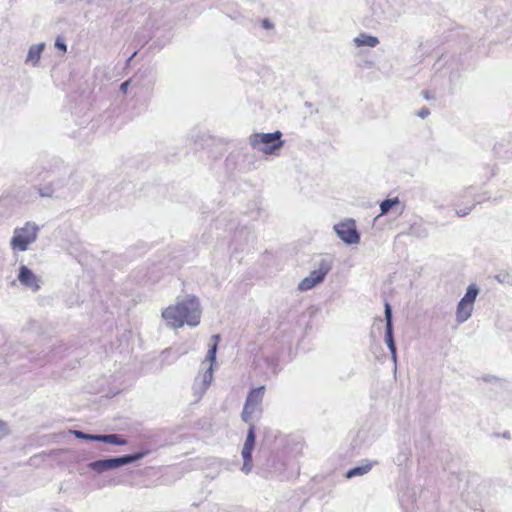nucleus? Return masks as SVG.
Segmentation results:
<instances>
[{
  "label": "nucleus",
  "instance_id": "nucleus-1",
  "mask_svg": "<svg viewBox=\"0 0 512 512\" xmlns=\"http://www.w3.org/2000/svg\"><path fill=\"white\" fill-rule=\"evenodd\" d=\"M201 306L197 297L187 296L177 300L174 305H170L162 311V318L170 328H180L187 324L190 327H196L200 323Z\"/></svg>",
  "mask_w": 512,
  "mask_h": 512
},
{
  "label": "nucleus",
  "instance_id": "nucleus-2",
  "mask_svg": "<svg viewBox=\"0 0 512 512\" xmlns=\"http://www.w3.org/2000/svg\"><path fill=\"white\" fill-rule=\"evenodd\" d=\"M211 340L213 344L209 347L207 355L201 363V370L193 384V393L197 399L203 397L213 381V365L216 361L217 345L220 336L214 335Z\"/></svg>",
  "mask_w": 512,
  "mask_h": 512
},
{
  "label": "nucleus",
  "instance_id": "nucleus-3",
  "mask_svg": "<svg viewBox=\"0 0 512 512\" xmlns=\"http://www.w3.org/2000/svg\"><path fill=\"white\" fill-rule=\"evenodd\" d=\"M39 226L35 222L27 221L22 227H16L10 240L13 252H25L38 238Z\"/></svg>",
  "mask_w": 512,
  "mask_h": 512
},
{
  "label": "nucleus",
  "instance_id": "nucleus-4",
  "mask_svg": "<svg viewBox=\"0 0 512 512\" xmlns=\"http://www.w3.org/2000/svg\"><path fill=\"white\" fill-rule=\"evenodd\" d=\"M282 132L277 130L273 133H253L249 136V144L256 150L266 155H277L283 147L284 141Z\"/></svg>",
  "mask_w": 512,
  "mask_h": 512
},
{
  "label": "nucleus",
  "instance_id": "nucleus-5",
  "mask_svg": "<svg viewBox=\"0 0 512 512\" xmlns=\"http://www.w3.org/2000/svg\"><path fill=\"white\" fill-rule=\"evenodd\" d=\"M480 293V288L476 283H471L456 306L455 321L456 323L463 324L468 321L474 311L475 302Z\"/></svg>",
  "mask_w": 512,
  "mask_h": 512
},
{
  "label": "nucleus",
  "instance_id": "nucleus-6",
  "mask_svg": "<svg viewBox=\"0 0 512 512\" xmlns=\"http://www.w3.org/2000/svg\"><path fill=\"white\" fill-rule=\"evenodd\" d=\"M147 454L148 451H139L134 454L123 455L120 457L96 460L89 463L88 467L97 473H102L107 470L117 469L121 466L134 463L144 458Z\"/></svg>",
  "mask_w": 512,
  "mask_h": 512
},
{
  "label": "nucleus",
  "instance_id": "nucleus-7",
  "mask_svg": "<svg viewBox=\"0 0 512 512\" xmlns=\"http://www.w3.org/2000/svg\"><path fill=\"white\" fill-rule=\"evenodd\" d=\"M265 393V386L253 388L247 395L241 413V419L245 423H253V418L259 417L262 413V402Z\"/></svg>",
  "mask_w": 512,
  "mask_h": 512
},
{
  "label": "nucleus",
  "instance_id": "nucleus-8",
  "mask_svg": "<svg viewBox=\"0 0 512 512\" xmlns=\"http://www.w3.org/2000/svg\"><path fill=\"white\" fill-rule=\"evenodd\" d=\"M333 261L330 257L321 258L316 263V268L310 272V274L302 279L298 284V289L301 291H307L314 288L319 283L323 282L325 276L332 269Z\"/></svg>",
  "mask_w": 512,
  "mask_h": 512
},
{
  "label": "nucleus",
  "instance_id": "nucleus-9",
  "mask_svg": "<svg viewBox=\"0 0 512 512\" xmlns=\"http://www.w3.org/2000/svg\"><path fill=\"white\" fill-rule=\"evenodd\" d=\"M81 183H79L74 188H68L67 190L64 189L63 181L61 179H55L53 178L50 183L43 187H38L37 190L39 192V195L41 197H47V198H65L75 192H77L81 188Z\"/></svg>",
  "mask_w": 512,
  "mask_h": 512
},
{
  "label": "nucleus",
  "instance_id": "nucleus-10",
  "mask_svg": "<svg viewBox=\"0 0 512 512\" xmlns=\"http://www.w3.org/2000/svg\"><path fill=\"white\" fill-rule=\"evenodd\" d=\"M248 431L245 442L242 447L241 456L243 458V465L241 471L245 474H249L253 468L252 452L255 446V425L254 423H247Z\"/></svg>",
  "mask_w": 512,
  "mask_h": 512
},
{
  "label": "nucleus",
  "instance_id": "nucleus-11",
  "mask_svg": "<svg viewBox=\"0 0 512 512\" xmlns=\"http://www.w3.org/2000/svg\"><path fill=\"white\" fill-rule=\"evenodd\" d=\"M338 237L347 245L358 244L360 235L353 219H346L334 226Z\"/></svg>",
  "mask_w": 512,
  "mask_h": 512
},
{
  "label": "nucleus",
  "instance_id": "nucleus-12",
  "mask_svg": "<svg viewBox=\"0 0 512 512\" xmlns=\"http://www.w3.org/2000/svg\"><path fill=\"white\" fill-rule=\"evenodd\" d=\"M462 198L464 199L463 202H465L464 207H462V201H457L454 204L455 213L460 217L468 215L476 204L488 199V197H485L484 195H475L474 189L471 187L464 191Z\"/></svg>",
  "mask_w": 512,
  "mask_h": 512
},
{
  "label": "nucleus",
  "instance_id": "nucleus-13",
  "mask_svg": "<svg viewBox=\"0 0 512 512\" xmlns=\"http://www.w3.org/2000/svg\"><path fill=\"white\" fill-rule=\"evenodd\" d=\"M385 343L391 353V357L394 363L397 361L396 345L393 337V321H392V308L388 302L385 303Z\"/></svg>",
  "mask_w": 512,
  "mask_h": 512
},
{
  "label": "nucleus",
  "instance_id": "nucleus-14",
  "mask_svg": "<svg viewBox=\"0 0 512 512\" xmlns=\"http://www.w3.org/2000/svg\"><path fill=\"white\" fill-rule=\"evenodd\" d=\"M18 280L23 286L33 291L40 289L39 278L25 265H21L19 268Z\"/></svg>",
  "mask_w": 512,
  "mask_h": 512
},
{
  "label": "nucleus",
  "instance_id": "nucleus-15",
  "mask_svg": "<svg viewBox=\"0 0 512 512\" xmlns=\"http://www.w3.org/2000/svg\"><path fill=\"white\" fill-rule=\"evenodd\" d=\"M380 43L378 37L372 36L367 33H360L358 34L353 40L352 44L357 47H369L374 48Z\"/></svg>",
  "mask_w": 512,
  "mask_h": 512
},
{
  "label": "nucleus",
  "instance_id": "nucleus-16",
  "mask_svg": "<svg viewBox=\"0 0 512 512\" xmlns=\"http://www.w3.org/2000/svg\"><path fill=\"white\" fill-rule=\"evenodd\" d=\"M377 462L364 461L361 465L351 468L346 472V478L351 479L367 474Z\"/></svg>",
  "mask_w": 512,
  "mask_h": 512
},
{
  "label": "nucleus",
  "instance_id": "nucleus-17",
  "mask_svg": "<svg viewBox=\"0 0 512 512\" xmlns=\"http://www.w3.org/2000/svg\"><path fill=\"white\" fill-rule=\"evenodd\" d=\"M44 49V43L34 44L29 48L26 63H30L33 66H36L40 60L41 53Z\"/></svg>",
  "mask_w": 512,
  "mask_h": 512
},
{
  "label": "nucleus",
  "instance_id": "nucleus-18",
  "mask_svg": "<svg viewBox=\"0 0 512 512\" xmlns=\"http://www.w3.org/2000/svg\"><path fill=\"white\" fill-rule=\"evenodd\" d=\"M98 442L108 443L112 445H125L126 440L119 434H99Z\"/></svg>",
  "mask_w": 512,
  "mask_h": 512
},
{
  "label": "nucleus",
  "instance_id": "nucleus-19",
  "mask_svg": "<svg viewBox=\"0 0 512 512\" xmlns=\"http://www.w3.org/2000/svg\"><path fill=\"white\" fill-rule=\"evenodd\" d=\"M399 204V198H388L380 203V216L386 215L394 206Z\"/></svg>",
  "mask_w": 512,
  "mask_h": 512
},
{
  "label": "nucleus",
  "instance_id": "nucleus-20",
  "mask_svg": "<svg viewBox=\"0 0 512 512\" xmlns=\"http://www.w3.org/2000/svg\"><path fill=\"white\" fill-rule=\"evenodd\" d=\"M457 483L455 484L458 490L465 491L468 486L473 482V478L468 474H462L457 476Z\"/></svg>",
  "mask_w": 512,
  "mask_h": 512
},
{
  "label": "nucleus",
  "instance_id": "nucleus-21",
  "mask_svg": "<svg viewBox=\"0 0 512 512\" xmlns=\"http://www.w3.org/2000/svg\"><path fill=\"white\" fill-rule=\"evenodd\" d=\"M71 433L79 439L89 440V441H98L99 434H87L80 430H71Z\"/></svg>",
  "mask_w": 512,
  "mask_h": 512
},
{
  "label": "nucleus",
  "instance_id": "nucleus-22",
  "mask_svg": "<svg viewBox=\"0 0 512 512\" xmlns=\"http://www.w3.org/2000/svg\"><path fill=\"white\" fill-rule=\"evenodd\" d=\"M496 279L499 283L503 284H512V276L509 273H500L496 276Z\"/></svg>",
  "mask_w": 512,
  "mask_h": 512
},
{
  "label": "nucleus",
  "instance_id": "nucleus-23",
  "mask_svg": "<svg viewBox=\"0 0 512 512\" xmlns=\"http://www.w3.org/2000/svg\"><path fill=\"white\" fill-rule=\"evenodd\" d=\"M9 434H10V429H9L8 424L5 421L0 420V440Z\"/></svg>",
  "mask_w": 512,
  "mask_h": 512
},
{
  "label": "nucleus",
  "instance_id": "nucleus-24",
  "mask_svg": "<svg viewBox=\"0 0 512 512\" xmlns=\"http://www.w3.org/2000/svg\"><path fill=\"white\" fill-rule=\"evenodd\" d=\"M55 47L64 53L67 51V45L65 44L64 40L61 37L56 38Z\"/></svg>",
  "mask_w": 512,
  "mask_h": 512
},
{
  "label": "nucleus",
  "instance_id": "nucleus-25",
  "mask_svg": "<svg viewBox=\"0 0 512 512\" xmlns=\"http://www.w3.org/2000/svg\"><path fill=\"white\" fill-rule=\"evenodd\" d=\"M410 230H411V234L415 235L417 237H424L427 234L424 229L420 230V228H417L415 226H412Z\"/></svg>",
  "mask_w": 512,
  "mask_h": 512
},
{
  "label": "nucleus",
  "instance_id": "nucleus-26",
  "mask_svg": "<svg viewBox=\"0 0 512 512\" xmlns=\"http://www.w3.org/2000/svg\"><path fill=\"white\" fill-rule=\"evenodd\" d=\"M430 114V111L428 108L426 107H423L421 108L418 112H417V116H419L420 118L424 119L426 118L428 115Z\"/></svg>",
  "mask_w": 512,
  "mask_h": 512
},
{
  "label": "nucleus",
  "instance_id": "nucleus-27",
  "mask_svg": "<svg viewBox=\"0 0 512 512\" xmlns=\"http://www.w3.org/2000/svg\"><path fill=\"white\" fill-rule=\"evenodd\" d=\"M262 27H263L264 29L269 30V29H272V28L274 27V25L272 24V22H270V20H268V19H263V20H262Z\"/></svg>",
  "mask_w": 512,
  "mask_h": 512
},
{
  "label": "nucleus",
  "instance_id": "nucleus-28",
  "mask_svg": "<svg viewBox=\"0 0 512 512\" xmlns=\"http://www.w3.org/2000/svg\"><path fill=\"white\" fill-rule=\"evenodd\" d=\"M130 85V80H127V81H124L121 85H120V91L123 92V93H126L127 90H128V87Z\"/></svg>",
  "mask_w": 512,
  "mask_h": 512
},
{
  "label": "nucleus",
  "instance_id": "nucleus-29",
  "mask_svg": "<svg viewBox=\"0 0 512 512\" xmlns=\"http://www.w3.org/2000/svg\"><path fill=\"white\" fill-rule=\"evenodd\" d=\"M400 502H401L402 507L405 509V511H407V512H408V511L410 510V508H409V506H408V505H406V500H405L404 498H402V499L400 500Z\"/></svg>",
  "mask_w": 512,
  "mask_h": 512
},
{
  "label": "nucleus",
  "instance_id": "nucleus-30",
  "mask_svg": "<svg viewBox=\"0 0 512 512\" xmlns=\"http://www.w3.org/2000/svg\"><path fill=\"white\" fill-rule=\"evenodd\" d=\"M66 182H67V184H71L72 186L75 184V181H74V179H73V177H72V176H70V177L67 179V181H66Z\"/></svg>",
  "mask_w": 512,
  "mask_h": 512
},
{
  "label": "nucleus",
  "instance_id": "nucleus-31",
  "mask_svg": "<svg viewBox=\"0 0 512 512\" xmlns=\"http://www.w3.org/2000/svg\"><path fill=\"white\" fill-rule=\"evenodd\" d=\"M423 96L426 98V99H430V95L427 91H424L423 92Z\"/></svg>",
  "mask_w": 512,
  "mask_h": 512
}]
</instances>
